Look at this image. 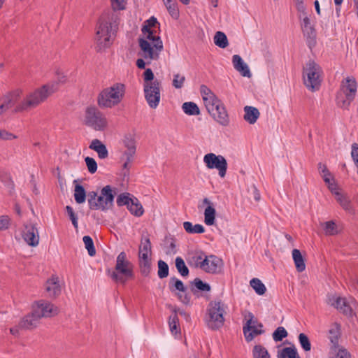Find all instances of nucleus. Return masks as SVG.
I'll list each match as a JSON object with an SVG mask.
<instances>
[{"label": "nucleus", "instance_id": "nucleus-58", "mask_svg": "<svg viewBox=\"0 0 358 358\" xmlns=\"http://www.w3.org/2000/svg\"><path fill=\"white\" fill-rule=\"evenodd\" d=\"M110 2L114 11L125 10L127 4L126 0H110Z\"/></svg>", "mask_w": 358, "mask_h": 358}, {"label": "nucleus", "instance_id": "nucleus-57", "mask_svg": "<svg viewBox=\"0 0 358 358\" xmlns=\"http://www.w3.org/2000/svg\"><path fill=\"white\" fill-rule=\"evenodd\" d=\"M332 353L334 355L331 357V358H351L350 353L345 348H339L336 349L335 350H331Z\"/></svg>", "mask_w": 358, "mask_h": 358}, {"label": "nucleus", "instance_id": "nucleus-60", "mask_svg": "<svg viewBox=\"0 0 358 358\" xmlns=\"http://www.w3.org/2000/svg\"><path fill=\"white\" fill-rule=\"evenodd\" d=\"M154 73L151 69H147L143 73V80L144 83L143 86L146 85H150V83H153L155 80H154Z\"/></svg>", "mask_w": 358, "mask_h": 358}, {"label": "nucleus", "instance_id": "nucleus-35", "mask_svg": "<svg viewBox=\"0 0 358 358\" xmlns=\"http://www.w3.org/2000/svg\"><path fill=\"white\" fill-rule=\"evenodd\" d=\"M277 358H300L294 346L286 347L278 351Z\"/></svg>", "mask_w": 358, "mask_h": 358}, {"label": "nucleus", "instance_id": "nucleus-10", "mask_svg": "<svg viewBox=\"0 0 358 358\" xmlns=\"http://www.w3.org/2000/svg\"><path fill=\"white\" fill-rule=\"evenodd\" d=\"M246 323L243 325V331L247 342L252 341L255 336L262 334L264 331L262 329V324L258 323L257 320L255 318L254 315L248 312L245 316Z\"/></svg>", "mask_w": 358, "mask_h": 358}, {"label": "nucleus", "instance_id": "nucleus-29", "mask_svg": "<svg viewBox=\"0 0 358 358\" xmlns=\"http://www.w3.org/2000/svg\"><path fill=\"white\" fill-rule=\"evenodd\" d=\"M331 304L346 315H350L352 313V308L345 298L337 297L331 302Z\"/></svg>", "mask_w": 358, "mask_h": 358}, {"label": "nucleus", "instance_id": "nucleus-15", "mask_svg": "<svg viewBox=\"0 0 358 358\" xmlns=\"http://www.w3.org/2000/svg\"><path fill=\"white\" fill-rule=\"evenodd\" d=\"M223 266L222 260L215 255L205 256L202 270L209 273H219Z\"/></svg>", "mask_w": 358, "mask_h": 358}, {"label": "nucleus", "instance_id": "nucleus-23", "mask_svg": "<svg viewBox=\"0 0 358 358\" xmlns=\"http://www.w3.org/2000/svg\"><path fill=\"white\" fill-rule=\"evenodd\" d=\"M203 203L208 205L204 210V222L208 226L215 224L216 210L213 203L208 199H203Z\"/></svg>", "mask_w": 358, "mask_h": 358}, {"label": "nucleus", "instance_id": "nucleus-50", "mask_svg": "<svg viewBox=\"0 0 358 358\" xmlns=\"http://www.w3.org/2000/svg\"><path fill=\"white\" fill-rule=\"evenodd\" d=\"M288 334L283 327H278L273 333V339L275 342L282 341L283 338L287 336Z\"/></svg>", "mask_w": 358, "mask_h": 358}, {"label": "nucleus", "instance_id": "nucleus-13", "mask_svg": "<svg viewBox=\"0 0 358 358\" xmlns=\"http://www.w3.org/2000/svg\"><path fill=\"white\" fill-rule=\"evenodd\" d=\"M200 92L208 113L215 110L216 106L222 103V101L206 85L201 86Z\"/></svg>", "mask_w": 358, "mask_h": 358}, {"label": "nucleus", "instance_id": "nucleus-62", "mask_svg": "<svg viewBox=\"0 0 358 358\" xmlns=\"http://www.w3.org/2000/svg\"><path fill=\"white\" fill-rule=\"evenodd\" d=\"M205 255L202 252H196L193 257L192 260L194 262V265L196 267L200 268L202 269L201 264L204 260Z\"/></svg>", "mask_w": 358, "mask_h": 358}, {"label": "nucleus", "instance_id": "nucleus-41", "mask_svg": "<svg viewBox=\"0 0 358 358\" xmlns=\"http://www.w3.org/2000/svg\"><path fill=\"white\" fill-rule=\"evenodd\" d=\"M185 230L189 234H202L205 231L204 227L199 224L193 225L190 222L183 223Z\"/></svg>", "mask_w": 358, "mask_h": 358}, {"label": "nucleus", "instance_id": "nucleus-11", "mask_svg": "<svg viewBox=\"0 0 358 358\" xmlns=\"http://www.w3.org/2000/svg\"><path fill=\"white\" fill-rule=\"evenodd\" d=\"M203 162L210 169H217L219 171V175L221 178L225 176L227 169V162L223 156L216 155L214 153H208L204 156Z\"/></svg>", "mask_w": 358, "mask_h": 358}, {"label": "nucleus", "instance_id": "nucleus-44", "mask_svg": "<svg viewBox=\"0 0 358 358\" xmlns=\"http://www.w3.org/2000/svg\"><path fill=\"white\" fill-rule=\"evenodd\" d=\"M164 3L169 14L173 18L177 19L179 16V11L178 9L177 3L172 0H166Z\"/></svg>", "mask_w": 358, "mask_h": 358}, {"label": "nucleus", "instance_id": "nucleus-40", "mask_svg": "<svg viewBox=\"0 0 358 358\" xmlns=\"http://www.w3.org/2000/svg\"><path fill=\"white\" fill-rule=\"evenodd\" d=\"M182 108L185 113L189 115H197L200 114L198 106L194 102H185L182 104Z\"/></svg>", "mask_w": 358, "mask_h": 358}, {"label": "nucleus", "instance_id": "nucleus-14", "mask_svg": "<svg viewBox=\"0 0 358 358\" xmlns=\"http://www.w3.org/2000/svg\"><path fill=\"white\" fill-rule=\"evenodd\" d=\"M34 312H37L36 315L39 316L41 320L42 317H51L58 314L59 310L57 306L52 303L40 301L36 303V306L34 308Z\"/></svg>", "mask_w": 358, "mask_h": 358}, {"label": "nucleus", "instance_id": "nucleus-34", "mask_svg": "<svg viewBox=\"0 0 358 358\" xmlns=\"http://www.w3.org/2000/svg\"><path fill=\"white\" fill-rule=\"evenodd\" d=\"M139 267L141 273L144 276H148L151 271V260L149 257L142 255L139 258Z\"/></svg>", "mask_w": 358, "mask_h": 358}, {"label": "nucleus", "instance_id": "nucleus-5", "mask_svg": "<svg viewBox=\"0 0 358 358\" xmlns=\"http://www.w3.org/2000/svg\"><path fill=\"white\" fill-rule=\"evenodd\" d=\"M125 85L120 83L103 90L99 94L97 102L101 108H113L118 105L124 98Z\"/></svg>", "mask_w": 358, "mask_h": 358}, {"label": "nucleus", "instance_id": "nucleus-31", "mask_svg": "<svg viewBox=\"0 0 358 358\" xmlns=\"http://www.w3.org/2000/svg\"><path fill=\"white\" fill-rule=\"evenodd\" d=\"M20 98V92L15 91L8 93L0 98V100L8 110L12 108Z\"/></svg>", "mask_w": 358, "mask_h": 358}, {"label": "nucleus", "instance_id": "nucleus-19", "mask_svg": "<svg viewBox=\"0 0 358 358\" xmlns=\"http://www.w3.org/2000/svg\"><path fill=\"white\" fill-rule=\"evenodd\" d=\"M208 113L220 125L226 127L229 124V115L222 102L216 106L215 110Z\"/></svg>", "mask_w": 358, "mask_h": 358}, {"label": "nucleus", "instance_id": "nucleus-38", "mask_svg": "<svg viewBox=\"0 0 358 358\" xmlns=\"http://www.w3.org/2000/svg\"><path fill=\"white\" fill-rule=\"evenodd\" d=\"M252 355L253 358H271L267 349L260 344L253 347Z\"/></svg>", "mask_w": 358, "mask_h": 358}, {"label": "nucleus", "instance_id": "nucleus-17", "mask_svg": "<svg viewBox=\"0 0 358 358\" xmlns=\"http://www.w3.org/2000/svg\"><path fill=\"white\" fill-rule=\"evenodd\" d=\"M138 44L142 51L141 55L145 59L157 60L159 58V52L162 50L155 49L150 41H148L146 39L139 38Z\"/></svg>", "mask_w": 358, "mask_h": 358}, {"label": "nucleus", "instance_id": "nucleus-64", "mask_svg": "<svg viewBox=\"0 0 358 358\" xmlns=\"http://www.w3.org/2000/svg\"><path fill=\"white\" fill-rule=\"evenodd\" d=\"M318 170H319V172L322 174V177L324 180H325V178H331V174L327 169V167L325 164L319 163L318 164Z\"/></svg>", "mask_w": 358, "mask_h": 358}, {"label": "nucleus", "instance_id": "nucleus-63", "mask_svg": "<svg viewBox=\"0 0 358 358\" xmlns=\"http://www.w3.org/2000/svg\"><path fill=\"white\" fill-rule=\"evenodd\" d=\"M194 284L199 290L210 291V286L208 283L203 282L199 278H195L194 280Z\"/></svg>", "mask_w": 358, "mask_h": 358}, {"label": "nucleus", "instance_id": "nucleus-55", "mask_svg": "<svg viewBox=\"0 0 358 358\" xmlns=\"http://www.w3.org/2000/svg\"><path fill=\"white\" fill-rule=\"evenodd\" d=\"M185 81V77L180 73L173 75V79L172 82L173 86L176 89H180L182 87Z\"/></svg>", "mask_w": 358, "mask_h": 358}, {"label": "nucleus", "instance_id": "nucleus-54", "mask_svg": "<svg viewBox=\"0 0 358 358\" xmlns=\"http://www.w3.org/2000/svg\"><path fill=\"white\" fill-rule=\"evenodd\" d=\"M123 143L127 150L130 151H136V142L133 136L130 134L125 136Z\"/></svg>", "mask_w": 358, "mask_h": 358}, {"label": "nucleus", "instance_id": "nucleus-37", "mask_svg": "<svg viewBox=\"0 0 358 358\" xmlns=\"http://www.w3.org/2000/svg\"><path fill=\"white\" fill-rule=\"evenodd\" d=\"M169 325L170 327V331L173 334H177L178 333H180V329L179 326V320L177 315L176 308L173 310V313L169 318Z\"/></svg>", "mask_w": 358, "mask_h": 358}, {"label": "nucleus", "instance_id": "nucleus-48", "mask_svg": "<svg viewBox=\"0 0 358 358\" xmlns=\"http://www.w3.org/2000/svg\"><path fill=\"white\" fill-rule=\"evenodd\" d=\"M151 253V243L149 238H146L145 241L142 243L139 247L138 258H141L142 255H145L148 257V255Z\"/></svg>", "mask_w": 358, "mask_h": 358}, {"label": "nucleus", "instance_id": "nucleus-45", "mask_svg": "<svg viewBox=\"0 0 358 358\" xmlns=\"http://www.w3.org/2000/svg\"><path fill=\"white\" fill-rule=\"evenodd\" d=\"M176 266L178 271L181 274L182 276H187L189 274V269L185 264L184 260L178 257L176 259Z\"/></svg>", "mask_w": 358, "mask_h": 358}, {"label": "nucleus", "instance_id": "nucleus-59", "mask_svg": "<svg viewBox=\"0 0 358 358\" xmlns=\"http://www.w3.org/2000/svg\"><path fill=\"white\" fill-rule=\"evenodd\" d=\"M88 171L90 173H94L97 170V164L94 158L87 157L85 159Z\"/></svg>", "mask_w": 358, "mask_h": 358}, {"label": "nucleus", "instance_id": "nucleus-20", "mask_svg": "<svg viewBox=\"0 0 358 358\" xmlns=\"http://www.w3.org/2000/svg\"><path fill=\"white\" fill-rule=\"evenodd\" d=\"M169 289L171 292H174L175 290H178L182 294H178V299L185 304H188L190 301V296L185 294L187 288L185 287L183 282L173 277L170 279V283H169Z\"/></svg>", "mask_w": 358, "mask_h": 358}, {"label": "nucleus", "instance_id": "nucleus-32", "mask_svg": "<svg viewBox=\"0 0 358 358\" xmlns=\"http://www.w3.org/2000/svg\"><path fill=\"white\" fill-rule=\"evenodd\" d=\"M155 30H148V31L143 32V34L145 36L144 39H146L148 41H150L155 49L158 50H163V43L159 36L155 35Z\"/></svg>", "mask_w": 358, "mask_h": 358}, {"label": "nucleus", "instance_id": "nucleus-52", "mask_svg": "<svg viewBox=\"0 0 358 358\" xmlns=\"http://www.w3.org/2000/svg\"><path fill=\"white\" fill-rule=\"evenodd\" d=\"M169 275V266L168 264L162 261L159 260L158 262V276L159 278L162 279L167 277Z\"/></svg>", "mask_w": 358, "mask_h": 358}, {"label": "nucleus", "instance_id": "nucleus-7", "mask_svg": "<svg viewBox=\"0 0 358 358\" xmlns=\"http://www.w3.org/2000/svg\"><path fill=\"white\" fill-rule=\"evenodd\" d=\"M322 70L320 66L313 60H309L303 68V83L312 92L318 90L322 82Z\"/></svg>", "mask_w": 358, "mask_h": 358}, {"label": "nucleus", "instance_id": "nucleus-28", "mask_svg": "<svg viewBox=\"0 0 358 358\" xmlns=\"http://www.w3.org/2000/svg\"><path fill=\"white\" fill-rule=\"evenodd\" d=\"M90 149L96 151L100 159H106L108 156V150L104 144L99 139H94L89 146Z\"/></svg>", "mask_w": 358, "mask_h": 358}, {"label": "nucleus", "instance_id": "nucleus-39", "mask_svg": "<svg viewBox=\"0 0 358 358\" xmlns=\"http://www.w3.org/2000/svg\"><path fill=\"white\" fill-rule=\"evenodd\" d=\"M86 197H87V194H86V192L85 188L79 184L75 185L74 189V199L77 203H83Z\"/></svg>", "mask_w": 358, "mask_h": 358}, {"label": "nucleus", "instance_id": "nucleus-33", "mask_svg": "<svg viewBox=\"0 0 358 358\" xmlns=\"http://www.w3.org/2000/svg\"><path fill=\"white\" fill-rule=\"evenodd\" d=\"M292 258L298 272H303L306 269L305 259L298 249H294L292 252Z\"/></svg>", "mask_w": 358, "mask_h": 358}, {"label": "nucleus", "instance_id": "nucleus-6", "mask_svg": "<svg viewBox=\"0 0 358 358\" xmlns=\"http://www.w3.org/2000/svg\"><path fill=\"white\" fill-rule=\"evenodd\" d=\"M134 277V265L127 259L126 253L121 252L117 257L115 271L111 273L110 278L114 282L124 285Z\"/></svg>", "mask_w": 358, "mask_h": 358}, {"label": "nucleus", "instance_id": "nucleus-27", "mask_svg": "<svg viewBox=\"0 0 358 358\" xmlns=\"http://www.w3.org/2000/svg\"><path fill=\"white\" fill-rule=\"evenodd\" d=\"M135 153L136 151L126 150L122 155L121 160L124 162L122 165V176L124 177L129 176V170L130 169L129 164L132 162Z\"/></svg>", "mask_w": 358, "mask_h": 358}, {"label": "nucleus", "instance_id": "nucleus-1", "mask_svg": "<svg viewBox=\"0 0 358 358\" xmlns=\"http://www.w3.org/2000/svg\"><path fill=\"white\" fill-rule=\"evenodd\" d=\"M66 76L62 73H57V82L43 85L27 93L23 99L16 105L15 113L29 112L44 102L47 98L57 90V83H64Z\"/></svg>", "mask_w": 358, "mask_h": 358}, {"label": "nucleus", "instance_id": "nucleus-42", "mask_svg": "<svg viewBox=\"0 0 358 358\" xmlns=\"http://www.w3.org/2000/svg\"><path fill=\"white\" fill-rule=\"evenodd\" d=\"M214 43L217 46L221 48H225L229 45L227 36L222 31H217L215 33Z\"/></svg>", "mask_w": 358, "mask_h": 358}, {"label": "nucleus", "instance_id": "nucleus-47", "mask_svg": "<svg viewBox=\"0 0 358 358\" xmlns=\"http://www.w3.org/2000/svg\"><path fill=\"white\" fill-rule=\"evenodd\" d=\"M159 22L156 17L154 16L150 17L144 22V24L141 29L142 32L148 31V30H154L159 25Z\"/></svg>", "mask_w": 358, "mask_h": 358}, {"label": "nucleus", "instance_id": "nucleus-51", "mask_svg": "<svg viewBox=\"0 0 358 358\" xmlns=\"http://www.w3.org/2000/svg\"><path fill=\"white\" fill-rule=\"evenodd\" d=\"M299 341L304 351L308 352L311 350V343L310 342L308 337L305 334H299Z\"/></svg>", "mask_w": 358, "mask_h": 358}, {"label": "nucleus", "instance_id": "nucleus-24", "mask_svg": "<svg viewBox=\"0 0 358 358\" xmlns=\"http://www.w3.org/2000/svg\"><path fill=\"white\" fill-rule=\"evenodd\" d=\"M334 197L344 210L352 214L355 213L351 199L346 193L341 191L339 193H336Z\"/></svg>", "mask_w": 358, "mask_h": 358}, {"label": "nucleus", "instance_id": "nucleus-8", "mask_svg": "<svg viewBox=\"0 0 358 358\" xmlns=\"http://www.w3.org/2000/svg\"><path fill=\"white\" fill-rule=\"evenodd\" d=\"M84 123L86 126L96 131H103L108 126L106 116L95 106H88L86 108Z\"/></svg>", "mask_w": 358, "mask_h": 358}, {"label": "nucleus", "instance_id": "nucleus-36", "mask_svg": "<svg viewBox=\"0 0 358 358\" xmlns=\"http://www.w3.org/2000/svg\"><path fill=\"white\" fill-rule=\"evenodd\" d=\"M128 210L132 215L136 217L141 216L144 213L141 203L136 197H133L131 202L129 205Z\"/></svg>", "mask_w": 358, "mask_h": 358}, {"label": "nucleus", "instance_id": "nucleus-9", "mask_svg": "<svg viewBox=\"0 0 358 358\" xmlns=\"http://www.w3.org/2000/svg\"><path fill=\"white\" fill-rule=\"evenodd\" d=\"M161 82L155 79L153 83H150V85H146L143 87L145 99L148 106L152 109L157 108L159 104L161 99Z\"/></svg>", "mask_w": 358, "mask_h": 358}, {"label": "nucleus", "instance_id": "nucleus-21", "mask_svg": "<svg viewBox=\"0 0 358 358\" xmlns=\"http://www.w3.org/2000/svg\"><path fill=\"white\" fill-rule=\"evenodd\" d=\"M37 312L34 310L22 317L18 323V327L21 329H33L36 328L40 322L39 316L36 315Z\"/></svg>", "mask_w": 358, "mask_h": 358}, {"label": "nucleus", "instance_id": "nucleus-16", "mask_svg": "<svg viewBox=\"0 0 358 358\" xmlns=\"http://www.w3.org/2000/svg\"><path fill=\"white\" fill-rule=\"evenodd\" d=\"M24 241L30 246L36 247L39 243V234L37 228L32 224L24 225L22 233Z\"/></svg>", "mask_w": 358, "mask_h": 358}, {"label": "nucleus", "instance_id": "nucleus-53", "mask_svg": "<svg viewBox=\"0 0 358 358\" xmlns=\"http://www.w3.org/2000/svg\"><path fill=\"white\" fill-rule=\"evenodd\" d=\"M132 199L133 198L129 197V194L123 193L117 196L116 202L118 206H127L128 208Z\"/></svg>", "mask_w": 358, "mask_h": 358}, {"label": "nucleus", "instance_id": "nucleus-56", "mask_svg": "<svg viewBox=\"0 0 358 358\" xmlns=\"http://www.w3.org/2000/svg\"><path fill=\"white\" fill-rule=\"evenodd\" d=\"M65 209H66L68 216L69 217L74 228L78 229V216L75 213L73 208L70 206H66Z\"/></svg>", "mask_w": 358, "mask_h": 358}, {"label": "nucleus", "instance_id": "nucleus-25", "mask_svg": "<svg viewBox=\"0 0 358 358\" xmlns=\"http://www.w3.org/2000/svg\"><path fill=\"white\" fill-rule=\"evenodd\" d=\"M328 338L332 345L331 350H335L339 347L338 341L341 336V326L339 324L333 323L329 329Z\"/></svg>", "mask_w": 358, "mask_h": 358}, {"label": "nucleus", "instance_id": "nucleus-18", "mask_svg": "<svg viewBox=\"0 0 358 358\" xmlns=\"http://www.w3.org/2000/svg\"><path fill=\"white\" fill-rule=\"evenodd\" d=\"M301 28L303 34L306 38L307 44L311 48L316 44V31L310 24V20L307 16L303 19Z\"/></svg>", "mask_w": 358, "mask_h": 358}, {"label": "nucleus", "instance_id": "nucleus-12", "mask_svg": "<svg viewBox=\"0 0 358 358\" xmlns=\"http://www.w3.org/2000/svg\"><path fill=\"white\" fill-rule=\"evenodd\" d=\"M343 90L345 99L338 97V104L340 107L347 108L354 100L357 92V83L355 79L347 78L345 83L343 85Z\"/></svg>", "mask_w": 358, "mask_h": 358}, {"label": "nucleus", "instance_id": "nucleus-49", "mask_svg": "<svg viewBox=\"0 0 358 358\" xmlns=\"http://www.w3.org/2000/svg\"><path fill=\"white\" fill-rule=\"evenodd\" d=\"M324 181L325 182L328 187V189L334 196L336 195V193H339L342 191L338 186L337 183L336 182L333 177L330 178H325V180Z\"/></svg>", "mask_w": 358, "mask_h": 358}, {"label": "nucleus", "instance_id": "nucleus-3", "mask_svg": "<svg viewBox=\"0 0 358 358\" xmlns=\"http://www.w3.org/2000/svg\"><path fill=\"white\" fill-rule=\"evenodd\" d=\"M115 191L110 185L103 187L100 194L91 191L87 193V202L90 210L106 211L112 208L115 199Z\"/></svg>", "mask_w": 358, "mask_h": 358}, {"label": "nucleus", "instance_id": "nucleus-4", "mask_svg": "<svg viewBox=\"0 0 358 358\" xmlns=\"http://www.w3.org/2000/svg\"><path fill=\"white\" fill-rule=\"evenodd\" d=\"M226 308L221 300H214L208 303L204 321L209 329L215 331L224 326Z\"/></svg>", "mask_w": 358, "mask_h": 358}, {"label": "nucleus", "instance_id": "nucleus-43", "mask_svg": "<svg viewBox=\"0 0 358 358\" xmlns=\"http://www.w3.org/2000/svg\"><path fill=\"white\" fill-rule=\"evenodd\" d=\"M250 284L257 294L263 295L265 294L266 288L259 279L252 278L250 280Z\"/></svg>", "mask_w": 358, "mask_h": 358}, {"label": "nucleus", "instance_id": "nucleus-22", "mask_svg": "<svg viewBox=\"0 0 358 358\" xmlns=\"http://www.w3.org/2000/svg\"><path fill=\"white\" fill-rule=\"evenodd\" d=\"M45 289L48 296L51 298L57 297L61 293L58 276L53 275L45 282Z\"/></svg>", "mask_w": 358, "mask_h": 358}, {"label": "nucleus", "instance_id": "nucleus-26", "mask_svg": "<svg viewBox=\"0 0 358 358\" xmlns=\"http://www.w3.org/2000/svg\"><path fill=\"white\" fill-rule=\"evenodd\" d=\"M232 63L234 69L238 71L241 76L250 78L251 73L248 66L243 62L241 56L234 55L232 57Z\"/></svg>", "mask_w": 358, "mask_h": 358}, {"label": "nucleus", "instance_id": "nucleus-2", "mask_svg": "<svg viewBox=\"0 0 358 358\" xmlns=\"http://www.w3.org/2000/svg\"><path fill=\"white\" fill-rule=\"evenodd\" d=\"M119 17L114 13L103 14L96 27V41L99 50L108 48L113 43L118 29Z\"/></svg>", "mask_w": 358, "mask_h": 358}, {"label": "nucleus", "instance_id": "nucleus-61", "mask_svg": "<svg viewBox=\"0 0 358 358\" xmlns=\"http://www.w3.org/2000/svg\"><path fill=\"white\" fill-rule=\"evenodd\" d=\"M324 231L327 235H334L336 233V225L333 221H328L324 223Z\"/></svg>", "mask_w": 358, "mask_h": 358}, {"label": "nucleus", "instance_id": "nucleus-46", "mask_svg": "<svg viewBox=\"0 0 358 358\" xmlns=\"http://www.w3.org/2000/svg\"><path fill=\"white\" fill-rule=\"evenodd\" d=\"M85 248L87 250L90 256L93 257L96 254V250L94 245L92 238L89 236H85L83 238Z\"/></svg>", "mask_w": 358, "mask_h": 358}, {"label": "nucleus", "instance_id": "nucleus-30", "mask_svg": "<svg viewBox=\"0 0 358 358\" xmlns=\"http://www.w3.org/2000/svg\"><path fill=\"white\" fill-rule=\"evenodd\" d=\"M244 120L249 124H255L259 117V111L257 108L252 106H245L244 108Z\"/></svg>", "mask_w": 358, "mask_h": 358}]
</instances>
